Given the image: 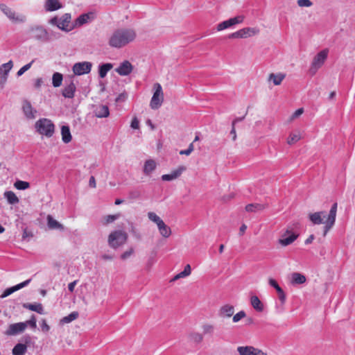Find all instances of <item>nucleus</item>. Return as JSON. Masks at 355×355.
Segmentation results:
<instances>
[{
  "mask_svg": "<svg viewBox=\"0 0 355 355\" xmlns=\"http://www.w3.org/2000/svg\"><path fill=\"white\" fill-rule=\"evenodd\" d=\"M29 32L31 33V37L42 42H45L46 39L47 29L40 25L33 26L29 28Z\"/></svg>",
  "mask_w": 355,
  "mask_h": 355,
  "instance_id": "9d476101",
  "label": "nucleus"
},
{
  "mask_svg": "<svg viewBox=\"0 0 355 355\" xmlns=\"http://www.w3.org/2000/svg\"><path fill=\"white\" fill-rule=\"evenodd\" d=\"M128 239V234L123 230H115L112 232L108 236L107 242L109 245L114 249L123 245Z\"/></svg>",
  "mask_w": 355,
  "mask_h": 355,
  "instance_id": "39448f33",
  "label": "nucleus"
},
{
  "mask_svg": "<svg viewBox=\"0 0 355 355\" xmlns=\"http://www.w3.org/2000/svg\"><path fill=\"white\" fill-rule=\"evenodd\" d=\"M202 330L204 334L212 335L214 332L215 327L212 324H205L202 326Z\"/></svg>",
  "mask_w": 355,
  "mask_h": 355,
  "instance_id": "de8ad7c7",
  "label": "nucleus"
},
{
  "mask_svg": "<svg viewBox=\"0 0 355 355\" xmlns=\"http://www.w3.org/2000/svg\"><path fill=\"white\" fill-rule=\"evenodd\" d=\"M234 313V306L232 305H230V304H225L220 309L218 315L220 317L230 318L233 315Z\"/></svg>",
  "mask_w": 355,
  "mask_h": 355,
  "instance_id": "393cba45",
  "label": "nucleus"
},
{
  "mask_svg": "<svg viewBox=\"0 0 355 355\" xmlns=\"http://www.w3.org/2000/svg\"><path fill=\"white\" fill-rule=\"evenodd\" d=\"M304 112L303 108L297 109L291 116V119L293 120L298 116H300Z\"/></svg>",
  "mask_w": 355,
  "mask_h": 355,
  "instance_id": "4d7b16f0",
  "label": "nucleus"
},
{
  "mask_svg": "<svg viewBox=\"0 0 355 355\" xmlns=\"http://www.w3.org/2000/svg\"><path fill=\"white\" fill-rule=\"evenodd\" d=\"M37 320L35 315H32L30 320L23 322L26 324V328L29 326L31 329H35L37 328Z\"/></svg>",
  "mask_w": 355,
  "mask_h": 355,
  "instance_id": "37998d69",
  "label": "nucleus"
},
{
  "mask_svg": "<svg viewBox=\"0 0 355 355\" xmlns=\"http://www.w3.org/2000/svg\"><path fill=\"white\" fill-rule=\"evenodd\" d=\"M297 5L300 7H311L313 3L311 0H297Z\"/></svg>",
  "mask_w": 355,
  "mask_h": 355,
  "instance_id": "864d4df0",
  "label": "nucleus"
},
{
  "mask_svg": "<svg viewBox=\"0 0 355 355\" xmlns=\"http://www.w3.org/2000/svg\"><path fill=\"white\" fill-rule=\"evenodd\" d=\"M47 225L48 227L52 230H64L63 225L55 220L51 215L47 216Z\"/></svg>",
  "mask_w": 355,
  "mask_h": 355,
  "instance_id": "bb28decb",
  "label": "nucleus"
},
{
  "mask_svg": "<svg viewBox=\"0 0 355 355\" xmlns=\"http://www.w3.org/2000/svg\"><path fill=\"white\" fill-rule=\"evenodd\" d=\"M259 30L257 28H243L228 35L230 39L247 38L258 34Z\"/></svg>",
  "mask_w": 355,
  "mask_h": 355,
  "instance_id": "1a4fd4ad",
  "label": "nucleus"
},
{
  "mask_svg": "<svg viewBox=\"0 0 355 355\" xmlns=\"http://www.w3.org/2000/svg\"><path fill=\"white\" fill-rule=\"evenodd\" d=\"M94 19V14L92 12L84 13L80 15L76 18L73 24V26L76 27L81 26Z\"/></svg>",
  "mask_w": 355,
  "mask_h": 355,
  "instance_id": "a211bd4d",
  "label": "nucleus"
},
{
  "mask_svg": "<svg viewBox=\"0 0 355 355\" xmlns=\"http://www.w3.org/2000/svg\"><path fill=\"white\" fill-rule=\"evenodd\" d=\"M190 339L196 343H199L202 341L203 336L200 333H192L190 334Z\"/></svg>",
  "mask_w": 355,
  "mask_h": 355,
  "instance_id": "49530a36",
  "label": "nucleus"
},
{
  "mask_svg": "<svg viewBox=\"0 0 355 355\" xmlns=\"http://www.w3.org/2000/svg\"><path fill=\"white\" fill-rule=\"evenodd\" d=\"M27 351L26 344L17 343L12 349V355H24Z\"/></svg>",
  "mask_w": 355,
  "mask_h": 355,
  "instance_id": "72a5a7b5",
  "label": "nucleus"
},
{
  "mask_svg": "<svg viewBox=\"0 0 355 355\" xmlns=\"http://www.w3.org/2000/svg\"><path fill=\"white\" fill-rule=\"evenodd\" d=\"M61 135H62V141L64 144H68L71 141L72 137L71 135L69 127L68 125H62V126Z\"/></svg>",
  "mask_w": 355,
  "mask_h": 355,
  "instance_id": "a878e982",
  "label": "nucleus"
},
{
  "mask_svg": "<svg viewBox=\"0 0 355 355\" xmlns=\"http://www.w3.org/2000/svg\"><path fill=\"white\" fill-rule=\"evenodd\" d=\"M337 211V203L335 202L331 207L327 218L324 221V218L326 217L325 211H318L309 215V220L313 225L324 224V236H326L327 232L334 225L336 222Z\"/></svg>",
  "mask_w": 355,
  "mask_h": 355,
  "instance_id": "f03ea898",
  "label": "nucleus"
},
{
  "mask_svg": "<svg viewBox=\"0 0 355 355\" xmlns=\"http://www.w3.org/2000/svg\"><path fill=\"white\" fill-rule=\"evenodd\" d=\"M76 90V87L73 83V80H71L69 84H68L64 87L62 94L65 98H73L74 97Z\"/></svg>",
  "mask_w": 355,
  "mask_h": 355,
  "instance_id": "aec40b11",
  "label": "nucleus"
},
{
  "mask_svg": "<svg viewBox=\"0 0 355 355\" xmlns=\"http://www.w3.org/2000/svg\"><path fill=\"white\" fill-rule=\"evenodd\" d=\"M77 284V280H75L68 284V289L70 292H73L74 288Z\"/></svg>",
  "mask_w": 355,
  "mask_h": 355,
  "instance_id": "bf43d9fd",
  "label": "nucleus"
},
{
  "mask_svg": "<svg viewBox=\"0 0 355 355\" xmlns=\"http://www.w3.org/2000/svg\"><path fill=\"white\" fill-rule=\"evenodd\" d=\"M63 80L62 74L58 72H55L52 76V85L54 87H58L62 85Z\"/></svg>",
  "mask_w": 355,
  "mask_h": 355,
  "instance_id": "4c0bfd02",
  "label": "nucleus"
},
{
  "mask_svg": "<svg viewBox=\"0 0 355 355\" xmlns=\"http://www.w3.org/2000/svg\"><path fill=\"white\" fill-rule=\"evenodd\" d=\"M186 274H187L188 275H189L191 274V266L189 264H187L185 266L184 268V270H183Z\"/></svg>",
  "mask_w": 355,
  "mask_h": 355,
  "instance_id": "338daca9",
  "label": "nucleus"
},
{
  "mask_svg": "<svg viewBox=\"0 0 355 355\" xmlns=\"http://www.w3.org/2000/svg\"><path fill=\"white\" fill-rule=\"evenodd\" d=\"M89 184L91 187H96V181L94 177L91 176V178H89Z\"/></svg>",
  "mask_w": 355,
  "mask_h": 355,
  "instance_id": "0e129e2a",
  "label": "nucleus"
},
{
  "mask_svg": "<svg viewBox=\"0 0 355 355\" xmlns=\"http://www.w3.org/2000/svg\"><path fill=\"white\" fill-rule=\"evenodd\" d=\"M0 10L13 23L23 24L26 21V17L23 14L16 13L6 4L0 5Z\"/></svg>",
  "mask_w": 355,
  "mask_h": 355,
  "instance_id": "0eeeda50",
  "label": "nucleus"
},
{
  "mask_svg": "<svg viewBox=\"0 0 355 355\" xmlns=\"http://www.w3.org/2000/svg\"><path fill=\"white\" fill-rule=\"evenodd\" d=\"M49 24L66 33H69L75 28V26L71 24V15L70 13H64L61 17L55 16L49 20Z\"/></svg>",
  "mask_w": 355,
  "mask_h": 355,
  "instance_id": "7ed1b4c3",
  "label": "nucleus"
},
{
  "mask_svg": "<svg viewBox=\"0 0 355 355\" xmlns=\"http://www.w3.org/2000/svg\"><path fill=\"white\" fill-rule=\"evenodd\" d=\"M133 70L132 64L128 60H124L115 69V71L121 76L130 75Z\"/></svg>",
  "mask_w": 355,
  "mask_h": 355,
  "instance_id": "ddd939ff",
  "label": "nucleus"
},
{
  "mask_svg": "<svg viewBox=\"0 0 355 355\" xmlns=\"http://www.w3.org/2000/svg\"><path fill=\"white\" fill-rule=\"evenodd\" d=\"M156 168V163L153 159L146 160L144 163L143 171L146 175H149Z\"/></svg>",
  "mask_w": 355,
  "mask_h": 355,
  "instance_id": "cd10ccee",
  "label": "nucleus"
},
{
  "mask_svg": "<svg viewBox=\"0 0 355 355\" xmlns=\"http://www.w3.org/2000/svg\"><path fill=\"white\" fill-rule=\"evenodd\" d=\"M194 150L193 142L189 145V147L186 150H182L180 151V155H189Z\"/></svg>",
  "mask_w": 355,
  "mask_h": 355,
  "instance_id": "603ef678",
  "label": "nucleus"
},
{
  "mask_svg": "<svg viewBox=\"0 0 355 355\" xmlns=\"http://www.w3.org/2000/svg\"><path fill=\"white\" fill-rule=\"evenodd\" d=\"M157 228L159 230V232L160 233V234L164 237V238H168L171 236V228L166 225L164 221H162V223H160L159 224H158L157 225Z\"/></svg>",
  "mask_w": 355,
  "mask_h": 355,
  "instance_id": "c85d7f7f",
  "label": "nucleus"
},
{
  "mask_svg": "<svg viewBox=\"0 0 355 355\" xmlns=\"http://www.w3.org/2000/svg\"><path fill=\"white\" fill-rule=\"evenodd\" d=\"M78 315H79V314L77 311H73L68 315L62 318L61 319L60 322L63 324L69 323V322L73 321L74 320L77 319Z\"/></svg>",
  "mask_w": 355,
  "mask_h": 355,
  "instance_id": "ea45409f",
  "label": "nucleus"
},
{
  "mask_svg": "<svg viewBox=\"0 0 355 355\" xmlns=\"http://www.w3.org/2000/svg\"><path fill=\"white\" fill-rule=\"evenodd\" d=\"M22 110L26 118L34 119L35 117V114L37 112V111L35 110H33L29 101H25L24 102Z\"/></svg>",
  "mask_w": 355,
  "mask_h": 355,
  "instance_id": "412c9836",
  "label": "nucleus"
},
{
  "mask_svg": "<svg viewBox=\"0 0 355 355\" xmlns=\"http://www.w3.org/2000/svg\"><path fill=\"white\" fill-rule=\"evenodd\" d=\"M246 316V313L244 311H241L233 316L232 320L234 322H238L241 319Z\"/></svg>",
  "mask_w": 355,
  "mask_h": 355,
  "instance_id": "3c124183",
  "label": "nucleus"
},
{
  "mask_svg": "<svg viewBox=\"0 0 355 355\" xmlns=\"http://www.w3.org/2000/svg\"><path fill=\"white\" fill-rule=\"evenodd\" d=\"M14 186L18 190H25L30 187V184L26 181L17 180L15 182Z\"/></svg>",
  "mask_w": 355,
  "mask_h": 355,
  "instance_id": "79ce46f5",
  "label": "nucleus"
},
{
  "mask_svg": "<svg viewBox=\"0 0 355 355\" xmlns=\"http://www.w3.org/2000/svg\"><path fill=\"white\" fill-rule=\"evenodd\" d=\"M62 7V5L58 0H46L44 4L45 10L49 12L57 10Z\"/></svg>",
  "mask_w": 355,
  "mask_h": 355,
  "instance_id": "5701e85b",
  "label": "nucleus"
},
{
  "mask_svg": "<svg viewBox=\"0 0 355 355\" xmlns=\"http://www.w3.org/2000/svg\"><path fill=\"white\" fill-rule=\"evenodd\" d=\"M268 283L272 287H273L276 290L279 300L282 302V304H284L286 301V295L283 289L278 285L277 282L272 278L269 279Z\"/></svg>",
  "mask_w": 355,
  "mask_h": 355,
  "instance_id": "4be33fe9",
  "label": "nucleus"
},
{
  "mask_svg": "<svg viewBox=\"0 0 355 355\" xmlns=\"http://www.w3.org/2000/svg\"><path fill=\"white\" fill-rule=\"evenodd\" d=\"M314 239H315L314 235L311 234L305 240L304 243L306 245H309V244H310V243H311L313 242Z\"/></svg>",
  "mask_w": 355,
  "mask_h": 355,
  "instance_id": "052dcab7",
  "label": "nucleus"
},
{
  "mask_svg": "<svg viewBox=\"0 0 355 355\" xmlns=\"http://www.w3.org/2000/svg\"><path fill=\"white\" fill-rule=\"evenodd\" d=\"M247 229V226L245 224H243L239 229V233L241 235H243Z\"/></svg>",
  "mask_w": 355,
  "mask_h": 355,
  "instance_id": "774afa93",
  "label": "nucleus"
},
{
  "mask_svg": "<svg viewBox=\"0 0 355 355\" xmlns=\"http://www.w3.org/2000/svg\"><path fill=\"white\" fill-rule=\"evenodd\" d=\"M186 170V167L184 166H179L176 170L172 171L169 174H164L162 176L163 181H171L178 178L181 175L183 171Z\"/></svg>",
  "mask_w": 355,
  "mask_h": 355,
  "instance_id": "6ab92c4d",
  "label": "nucleus"
},
{
  "mask_svg": "<svg viewBox=\"0 0 355 355\" xmlns=\"http://www.w3.org/2000/svg\"><path fill=\"white\" fill-rule=\"evenodd\" d=\"M6 81H7V77L3 76H0V86L1 87V88L3 87L5 83H6Z\"/></svg>",
  "mask_w": 355,
  "mask_h": 355,
  "instance_id": "e2e57ef3",
  "label": "nucleus"
},
{
  "mask_svg": "<svg viewBox=\"0 0 355 355\" xmlns=\"http://www.w3.org/2000/svg\"><path fill=\"white\" fill-rule=\"evenodd\" d=\"M244 20V16L243 15H238L234 17L230 18L227 20L223 21L220 23H219L216 26V30L217 31H221L225 29L229 28L236 24H241Z\"/></svg>",
  "mask_w": 355,
  "mask_h": 355,
  "instance_id": "9b49d317",
  "label": "nucleus"
},
{
  "mask_svg": "<svg viewBox=\"0 0 355 355\" xmlns=\"http://www.w3.org/2000/svg\"><path fill=\"white\" fill-rule=\"evenodd\" d=\"M13 63L12 60L0 66V76L8 77V73L12 69Z\"/></svg>",
  "mask_w": 355,
  "mask_h": 355,
  "instance_id": "473e14b6",
  "label": "nucleus"
},
{
  "mask_svg": "<svg viewBox=\"0 0 355 355\" xmlns=\"http://www.w3.org/2000/svg\"><path fill=\"white\" fill-rule=\"evenodd\" d=\"M22 306L26 309H28V310H31V311H35L37 312V313H40V314H44V308H43V306L41 303H34V304H31V303H24L22 304Z\"/></svg>",
  "mask_w": 355,
  "mask_h": 355,
  "instance_id": "b1692460",
  "label": "nucleus"
},
{
  "mask_svg": "<svg viewBox=\"0 0 355 355\" xmlns=\"http://www.w3.org/2000/svg\"><path fill=\"white\" fill-rule=\"evenodd\" d=\"M37 132L47 137L53 136L55 131V125L52 121L46 118L40 119L36 121L35 125Z\"/></svg>",
  "mask_w": 355,
  "mask_h": 355,
  "instance_id": "20e7f679",
  "label": "nucleus"
},
{
  "mask_svg": "<svg viewBox=\"0 0 355 355\" xmlns=\"http://www.w3.org/2000/svg\"><path fill=\"white\" fill-rule=\"evenodd\" d=\"M119 217V214L115 215H107L104 218L105 221L103 222L104 225H107L111 223H113L114 220L118 219Z\"/></svg>",
  "mask_w": 355,
  "mask_h": 355,
  "instance_id": "8fccbe9b",
  "label": "nucleus"
},
{
  "mask_svg": "<svg viewBox=\"0 0 355 355\" xmlns=\"http://www.w3.org/2000/svg\"><path fill=\"white\" fill-rule=\"evenodd\" d=\"M26 329V324L24 322H17L9 325L6 331L8 336L17 335Z\"/></svg>",
  "mask_w": 355,
  "mask_h": 355,
  "instance_id": "2eb2a0df",
  "label": "nucleus"
},
{
  "mask_svg": "<svg viewBox=\"0 0 355 355\" xmlns=\"http://www.w3.org/2000/svg\"><path fill=\"white\" fill-rule=\"evenodd\" d=\"M134 252V250L132 248H130L128 250L124 252L121 255V258L123 260L127 259L128 257H130Z\"/></svg>",
  "mask_w": 355,
  "mask_h": 355,
  "instance_id": "5fc2aeb1",
  "label": "nucleus"
},
{
  "mask_svg": "<svg viewBox=\"0 0 355 355\" xmlns=\"http://www.w3.org/2000/svg\"><path fill=\"white\" fill-rule=\"evenodd\" d=\"M34 62V60H33L31 62L25 64L23 66L17 73V76H21L23 75L26 71H28L32 66L33 63Z\"/></svg>",
  "mask_w": 355,
  "mask_h": 355,
  "instance_id": "09e8293b",
  "label": "nucleus"
},
{
  "mask_svg": "<svg viewBox=\"0 0 355 355\" xmlns=\"http://www.w3.org/2000/svg\"><path fill=\"white\" fill-rule=\"evenodd\" d=\"M328 55V50L324 49L320 51L313 58L310 68V72L315 74L317 70L322 67L326 60Z\"/></svg>",
  "mask_w": 355,
  "mask_h": 355,
  "instance_id": "6e6552de",
  "label": "nucleus"
},
{
  "mask_svg": "<svg viewBox=\"0 0 355 355\" xmlns=\"http://www.w3.org/2000/svg\"><path fill=\"white\" fill-rule=\"evenodd\" d=\"M306 282L304 275L299 272H293L291 275V283L293 284H302Z\"/></svg>",
  "mask_w": 355,
  "mask_h": 355,
  "instance_id": "f704fd0d",
  "label": "nucleus"
},
{
  "mask_svg": "<svg viewBox=\"0 0 355 355\" xmlns=\"http://www.w3.org/2000/svg\"><path fill=\"white\" fill-rule=\"evenodd\" d=\"M250 303L252 307L259 312H261L263 310V304L256 295H253L250 298Z\"/></svg>",
  "mask_w": 355,
  "mask_h": 355,
  "instance_id": "7c9ffc66",
  "label": "nucleus"
},
{
  "mask_svg": "<svg viewBox=\"0 0 355 355\" xmlns=\"http://www.w3.org/2000/svg\"><path fill=\"white\" fill-rule=\"evenodd\" d=\"M301 138L299 133H292L288 138L287 142L289 145H292L298 141Z\"/></svg>",
  "mask_w": 355,
  "mask_h": 355,
  "instance_id": "c03bdc74",
  "label": "nucleus"
},
{
  "mask_svg": "<svg viewBox=\"0 0 355 355\" xmlns=\"http://www.w3.org/2000/svg\"><path fill=\"white\" fill-rule=\"evenodd\" d=\"M4 197L6 198L8 202L10 205L17 204L19 201L17 196L12 191H8L4 193Z\"/></svg>",
  "mask_w": 355,
  "mask_h": 355,
  "instance_id": "2f4dec72",
  "label": "nucleus"
},
{
  "mask_svg": "<svg viewBox=\"0 0 355 355\" xmlns=\"http://www.w3.org/2000/svg\"><path fill=\"white\" fill-rule=\"evenodd\" d=\"M31 282V279H28L20 284H18L14 286L6 288L0 296L1 298H4L11 295L14 292L19 291V289L28 286Z\"/></svg>",
  "mask_w": 355,
  "mask_h": 355,
  "instance_id": "dca6fc26",
  "label": "nucleus"
},
{
  "mask_svg": "<svg viewBox=\"0 0 355 355\" xmlns=\"http://www.w3.org/2000/svg\"><path fill=\"white\" fill-rule=\"evenodd\" d=\"M245 118V116L242 117H237L236 118L232 123V126H235L236 123L240 121H242Z\"/></svg>",
  "mask_w": 355,
  "mask_h": 355,
  "instance_id": "69168bd1",
  "label": "nucleus"
},
{
  "mask_svg": "<svg viewBox=\"0 0 355 355\" xmlns=\"http://www.w3.org/2000/svg\"><path fill=\"white\" fill-rule=\"evenodd\" d=\"M130 126L133 129L139 128V121H138V119L136 117L132 119Z\"/></svg>",
  "mask_w": 355,
  "mask_h": 355,
  "instance_id": "13d9d810",
  "label": "nucleus"
},
{
  "mask_svg": "<svg viewBox=\"0 0 355 355\" xmlns=\"http://www.w3.org/2000/svg\"><path fill=\"white\" fill-rule=\"evenodd\" d=\"M43 81L42 78H37L35 82V88H40L42 84Z\"/></svg>",
  "mask_w": 355,
  "mask_h": 355,
  "instance_id": "680f3d73",
  "label": "nucleus"
},
{
  "mask_svg": "<svg viewBox=\"0 0 355 355\" xmlns=\"http://www.w3.org/2000/svg\"><path fill=\"white\" fill-rule=\"evenodd\" d=\"M148 217L151 221L156 223L157 226L163 221L159 216L152 211L148 213Z\"/></svg>",
  "mask_w": 355,
  "mask_h": 355,
  "instance_id": "a18cd8bd",
  "label": "nucleus"
},
{
  "mask_svg": "<svg viewBox=\"0 0 355 355\" xmlns=\"http://www.w3.org/2000/svg\"><path fill=\"white\" fill-rule=\"evenodd\" d=\"M60 34L59 33L55 32L53 31L47 30V35L46 39H45V42H49L54 40H58L60 37Z\"/></svg>",
  "mask_w": 355,
  "mask_h": 355,
  "instance_id": "a19ab883",
  "label": "nucleus"
},
{
  "mask_svg": "<svg viewBox=\"0 0 355 355\" xmlns=\"http://www.w3.org/2000/svg\"><path fill=\"white\" fill-rule=\"evenodd\" d=\"M41 329L43 332H48L50 329V327L46 323L45 319H42L41 321Z\"/></svg>",
  "mask_w": 355,
  "mask_h": 355,
  "instance_id": "6e6d98bb",
  "label": "nucleus"
},
{
  "mask_svg": "<svg viewBox=\"0 0 355 355\" xmlns=\"http://www.w3.org/2000/svg\"><path fill=\"white\" fill-rule=\"evenodd\" d=\"M297 237L298 234H296L292 232L291 230H287L282 236V238L279 240V243L283 246H287L293 243Z\"/></svg>",
  "mask_w": 355,
  "mask_h": 355,
  "instance_id": "4468645a",
  "label": "nucleus"
},
{
  "mask_svg": "<svg viewBox=\"0 0 355 355\" xmlns=\"http://www.w3.org/2000/svg\"><path fill=\"white\" fill-rule=\"evenodd\" d=\"M109 108L106 105L99 106L96 111V116L98 118L107 117L109 116Z\"/></svg>",
  "mask_w": 355,
  "mask_h": 355,
  "instance_id": "e433bc0d",
  "label": "nucleus"
},
{
  "mask_svg": "<svg viewBox=\"0 0 355 355\" xmlns=\"http://www.w3.org/2000/svg\"><path fill=\"white\" fill-rule=\"evenodd\" d=\"M264 209V206L261 204H248L245 206V210L248 212H255L257 211L263 210Z\"/></svg>",
  "mask_w": 355,
  "mask_h": 355,
  "instance_id": "58836bf2",
  "label": "nucleus"
},
{
  "mask_svg": "<svg viewBox=\"0 0 355 355\" xmlns=\"http://www.w3.org/2000/svg\"><path fill=\"white\" fill-rule=\"evenodd\" d=\"M113 64L112 63H105L99 65L98 67V76L100 78H103L106 76L107 72L112 69Z\"/></svg>",
  "mask_w": 355,
  "mask_h": 355,
  "instance_id": "c756f323",
  "label": "nucleus"
},
{
  "mask_svg": "<svg viewBox=\"0 0 355 355\" xmlns=\"http://www.w3.org/2000/svg\"><path fill=\"white\" fill-rule=\"evenodd\" d=\"M154 93L150 102V106L153 110L159 108L164 101V93L161 85L158 83L153 85Z\"/></svg>",
  "mask_w": 355,
  "mask_h": 355,
  "instance_id": "423d86ee",
  "label": "nucleus"
},
{
  "mask_svg": "<svg viewBox=\"0 0 355 355\" xmlns=\"http://www.w3.org/2000/svg\"><path fill=\"white\" fill-rule=\"evenodd\" d=\"M92 62L85 61L75 63L73 66L72 70L75 75L81 76L89 73L92 70Z\"/></svg>",
  "mask_w": 355,
  "mask_h": 355,
  "instance_id": "f8f14e48",
  "label": "nucleus"
},
{
  "mask_svg": "<svg viewBox=\"0 0 355 355\" xmlns=\"http://www.w3.org/2000/svg\"><path fill=\"white\" fill-rule=\"evenodd\" d=\"M285 78V74L284 73H270L269 76V80L272 81L275 85H279L282 80Z\"/></svg>",
  "mask_w": 355,
  "mask_h": 355,
  "instance_id": "c9c22d12",
  "label": "nucleus"
},
{
  "mask_svg": "<svg viewBox=\"0 0 355 355\" xmlns=\"http://www.w3.org/2000/svg\"><path fill=\"white\" fill-rule=\"evenodd\" d=\"M137 34L132 28H119L115 30L110 36L108 44L113 48L121 49L133 42Z\"/></svg>",
  "mask_w": 355,
  "mask_h": 355,
  "instance_id": "f257e3e1",
  "label": "nucleus"
},
{
  "mask_svg": "<svg viewBox=\"0 0 355 355\" xmlns=\"http://www.w3.org/2000/svg\"><path fill=\"white\" fill-rule=\"evenodd\" d=\"M237 350L240 355H266L262 351L251 346L239 347Z\"/></svg>",
  "mask_w": 355,
  "mask_h": 355,
  "instance_id": "f3484780",
  "label": "nucleus"
}]
</instances>
